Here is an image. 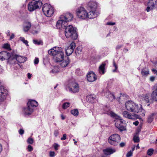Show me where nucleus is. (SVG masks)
<instances>
[{
	"label": "nucleus",
	"mask_w": 157,
	"mask_h": 157,
	"mask_svg": "<svg viewBox=\"0 0 157 157\" xmlns=\"http://www.w3.org/2000/svg\"><path fill=\"white\" fill-rule=\"evenodd\" d=\"M15 36V35L14 33H12L10 37V40H11L12 39H13Z\"/></svg>",
	"instance_id": "obj_53"
},
{
	"label": "nucleus",
	"mask_w": 157,
	"mask_h": 157,
	"mask_svg": "<svg viewBox=\"0 0 157 157\" xmlns=\"http://www.w3.org/2000/svg\"><path fill=\"white\" fill-rule=\"evenodd\" d=\"M25 59V57L13 54V58L12 61H13V63H12L11 64H15L17 61L20 63H24L26 61Z\"/></svg>",
	"instance_id": "obj_12"
},
{
	"label": "nucleus",
	"mask_w": 157,
	"mask_h": 157,
	"mask_svg": "<svg viewBox=\"0 0 157 157\" xmlns=\"http://www.w3.org/2000/svg\"><path fill=\"white\" fill-rule=\"evenodd\" d=\"M20 40L24 43L26 46H28V41L25 40L24 38L22 37H20L19 38Z\"/></svg>",
	"instance_id": "obj_34"
},
{
	"label": "nucleus",
	"mask_w": 157,
	"mask_h": 157,
	"mask_svg": "<svg viewBox=\"0 0 157 157\" xmlns=\"http://www.w3.org/2000/svg\"><path fill=\"white\" fill-rule=\"evenodd\" d=\"M125 105L126 109L128 111L134 113H141L142 116L145 115V111L142 108L141 105H138L132 101H129L125 103Z\"/></svg>",
	"instance_id": "obj_2"
},
{
	"label": "nucleus",
	"mask_w": 157,
	"mask_h": 157,
	"mask_svg": "<svg viewBox=\"0 0 157 157\" xmlns=\"http://www.w3.org/2000/svg\"><path fill=\"white\" fill-rule=\"evenodd\" d=\"M39 62V59L38 58H36L34 60V63L35 64H37Z\"/></svg>",
	"instance_id": "obj_46"
},
{
	"label": "nucleus",
	"mask_w": 157,
	"mask_h": 157,
	"mask_svg": "<svg viewBox=\"0 0 157 157\" xmlns=\"http://www.w3.org/2000/svg\"><path fill=\"white\" fill-rule=\"evenodd\" d=\"M101 51V53L103 56H106L109 53V49L106 47L103 48Z\"/></svg>",
	"instance_id": "obj_28"
},
{
	"label": "nucleus",
	"mask_w": 157,
	"mask_h": 157,
	"mask_svg": "<svg viewBox=\"0 0 157 157\" xmlns=\"http://www.w3.org/2000/svg\"><path fill=\"white\" fill-rule=\"evenodd\" d=\"M82 71L80 70L79 68L77 69L75 71V73L77 75H81L82 74L81 73Z\"/></svg>",
	"instance_id": "obj_41"
},
{
	"label": "nucleus",
	"mask_w": 157,
	"mask_h": 157,
	"mask_svg": "<svg viewBox=\"0 0 157 157\" xmlns=\"http://www.w3.org/2000/svg\"><path fill=\"white\" fill-rule=\"evenodd\" d=\"M100 13L99 12L91 10L90 11L87 13V19L95 18Z\"/></svg>",
	"instance_id": "obj_20"
},
{
	"label": "nucleus",
	"mask_w": 157,
	"mask_h": 157,
	"mask_svg": "<svg viewBox=\"0 0 157 157\" xmlns=\"http://www.w3.org/2000/svg\"><path fill=\"white\" fill-rule=\"evenodd\" d=\"M10 45L7 44H5L3 46V48L6 49H9L10 48Z\"/></svg>",
	"instance_id": "obj_47"
},
{
	"label": "nucleus",
	"mask_w": 157,
	"mask_h": 157,
	"mask_svg": "<svg viewBox=\"0 0 157 157\" xmlns=\"http://www.w3.org/2000/svg\"><path fill=\"white\" fill-rule=\"evenodd\" d=\"M62 48L59 47V65L62 67H67L69 63V58L66 56H65L64 52L61 50Z\"/></svg>",
	"instance_id": "obj_5"
},
{
	"label": "nucleus",
	"mask_w": 157,
	"mask_h": 157,
	"mask_svg": "<svg viewBox=\"0 0 157 157\" xmlns=\"http://www.w3.org/2000/svg\"><path fill=\"white\" fill-rule=\"evenodd\" d=\"M135 146L133 145L132 148V150H131V151H132V152H133V151L135 150Z\"/></svg>",
	"instance_id": "obj_64"
},
{
	"label": "nucleus",
	"mask_w": 157,
	"mask_h": 157,
	"mask_svg": "<svg viewBox=\"0 0 157 157\" xmlns=\"http://www.w3.org/2000/svg\"><path fill=\"white\" fill-rule=\"evenodd\" d=\"M132 151L130 150V151L128 152L126 155V157H130L132 156Z\"/></svg>",
	"instance_id": "obj_44"
},
{
	"label": "nucleus",
	"mask_w": 157,
	"mask_h": 157,
	"mask_svg": "<svg viewBox=\"0 0 157 157\" xmlns=\"http://www.w3.org/2000/svg\"><path fill=\"white\" fill-rule=\"evenodd\" d=\"M34 110L32 108L27 106L26 107L23 109L22 113L25 116L27 117L33 113Z\"/></svg>",
	"instance_id": "obj_18"
},
{
	"label": "nucleus",
	"mask_w": 157,
	"mask_h": 157,
	"mask_svg": "<svg viewBox=\"0 0 157 157\" xmlns=\"http://www.w3.org/2000/svg\"><path fill=\"white\" fill-rule=\"evenodd\" d=\"M86 100L89 102L93 103L96 100V96L94 95H88L86 97Z\"/></svg>",
	"instance_id": "obj_25"
},
{
	"label": "nucleus",
	"mask_w": 157,
	"mask_h": 157,
	"mask_svg": "<svg viewBox=\"0 0 157 157\" xmlns=\"http://www.w3.org/2000/svg\"><path fill=\"white\" fill-rule=\"evenodd\" d=\"M154 113H152L149 115L147 118V122L148 123H151L154 119Z\"/></svg>",
	"instance_id": "obj_30"
},
{
	"label": "nucleus",
	"mask_w": 157,
	"mask_h": 157,
	"mask_svg": "<svg viewBox=\"0 0 157 157\" xmlns=\"http://www.w3.org/2000/svg\"><path fill=\"white\" fill-rule=\"evenodd\" d=\"M58 25H59V20H58L57 21L56 24V27L57 29H58Z\"/></svg>",
	"instance_id": "obj_63"
},
{
	"label": "nucleus",
	"mask_w": 157,
	"mask_h": 157,
	"mask_svg": "<svg viewBox=\"0 0 157 157\" xmlns=\"http://www.w3.org/2000/svg\"><path fill=\"white\" fill-rule=\"evenodd\" d=\"M152 90L153 91L151 94V99L153 101H157V84L153 86Z\"/></svg>",
	"instance_id": "obj_16"
},
{
	"label": "nucleus",
	"mask_w": 157,
	"mask_h": 157,
	"mask_svg": "<svg viewBox=\"0 0 157 157\" xmlns=\"http://www.w3.org/2000/svg\"><path fill=\"white\" fill-rule=\"evenodd\" d=\"M48 53L50 55L53 56V59L56 62L59 61V47H53L48 50Z\"/></svg>",
	"instance_id": "obj_8"
},
{
	"label": "nucleus",
	"mask_w": 157,
	"mask_h": 157,
	"mask_svg": "<svg viewBox=\"0 0 157 157\" xmlns=\"http://www.w3.org/2000/svg\"><path fill=\"white\" fill-rule=\"evenodd\" d=\"M115 24V23L114 22H107V25H113Z\"/></svg>",
	"instance_id": "obj_54"
},
{
	"label": "nucleus",
	"mask_w": 157,
	"mask_h": 157,
	"mask_svg": "<svg viewBox=\"0 0 157 157\" xmlns=\"http://www.w3.org/2000/svg\"><path fill=\"white\" fill-rule=\"evenodd\" d=\"M34 142V140L31 137L28 138L27 140V142L28 143L30 144H33Z\"/></svg>",
	"instance_id": "obj_39"
},
{
	"label": "nucleus",
	"mask_w": 157,
	"mask_h": 157,
	"mask_svg": "<svg viewBox=\"0 0 157 157\" xmlns=\"http://www.w3.org/2000/svg\"><path fill=\"white\" fill-rule=\"evenodd\" d=\"M13 58V54L11 55L10 54L7 52L3 51L0 52V60L3 61L5 59H8V62L11 64L13 63L12 61Z\"/></svg>",
	"instance_id": "obj_9"
},
{
	"label": "nucleus",
	"mask_w": 157,
	"mask_h": 157,
	"mask_svg": "<svg viewBox=\"0 0 157 157\" xmlns=\"http://www.w3.org/2000/svg\"><path fill=\"white\" fill-rule=\"evenodd\" d=\"M121 137L120 136L116 134L111 135L108 139V143L111 145L116 146L120 142Z\"/></svg>",
	"instance_id": "obj_7"
},
{
	"label": "nucleus",
	"mask_w": 157,
	"mask_h": 157,
	"mask_svg": "<svg viewBox=\"0 0 157 157\" xmlns=\"http://www.w3.org/2000/svg\"><path fill=\"white\" fill-rule=\"evenodd\" d=\"M147 5L151 6L152 8H153L155 5H157V0H149L147 3Z\"/></svg>",
	"instance_id": "obj_27"
},
{
	"label": "nucleus",
	"mask_w": 157,
	"mask_h": 157,
	"mask_svg": "<svg viewBox=\"0 0 157 157\" xmlns=\"http://www.w3.org/2000/svg\"><path fill=\"white\" fill-rule=\"evenodd\" d=\"M104 113H106L116 119L115 126L120 131L126 130V122L124 120L122 119L120 116L110 110L105 111Z\"/></svg>",
	"instance_id": "obj_3"
},
{
	"label": "nucleus",
	"mask_w": 157,
	"mask_h": 157,
	"mask_svg": "<svg viewBox=\"0 0 157 157\" xmlns=\"http://www.w3.org/2000/svg\"><path fill=\"white\" fill-rule=\"evenodd\" d=\"M113 67H114L115 69L113 70V72H117L118 69V67L114 61H113Z\"/></svg>",
	"instance_id": "obj_36"
},
{
	"label": "nucleus",
	"mask_w": 157,
	"mask_h": 157,
	"mask_svg": "<svg viewBox=\"0 0 157 157\" xmlns=\"http://www.w3.org/2000/svg\"><path fill=\"white\" fill-rule=\"evenodd\" d=\"M53 147L56 150H57L58 149V145L57 144H55L53 145Z\"/></svg>",
	"instance_id": "obj_50"
},
{
	"label": "nucleus",
	"mask_w": 157,
	"mask_h": 157,
	"mask_svg": "<svg viewBox=\"0 0 157 157\" xmlns=\"http://www.w3.org/2000/svg\"><path fill=\"white\" fill-rule=\"evenodd\" d=\"M27 149L30 152L33 150V148L31 145H28Z\"/></svg>",
	"instance_id": "obj_42"
},
{
	"label": "nucleus",
	"mask_w": 157,
	"mask_h": 157,
	"mask_svg": "<svg viewBox=\"0 0 157 157\" xmlns=\"http://www.w3.org/2000/svg\"><path fill=\"white\" fill-rule=\"evenodd\" d=\"M70 104H71L69 102H65L63 105L62 108L64 109H66L70 107Z\"/></svg>",
	"instance_id": "obj_33"
},
{
	"label": "nucleus",
	"mask_w": 157,
	"mask_h": 157,
	"mask_svg": "<svg viewBox=\"0 0 157 157\" xmlns=\"http://www.w3.org/2000/svg\"><path fill=\"white\" fill-rule=\"evenodd\" d=\"M74 50L67 47L66 50V53L67 56H70L73 52Z\"/></svg>",
	"instance_id": "obj_32"
},
{
	"label": "nucleus",
	"mask_w": 157,
	"mask_h": 157,
	"mask_svg": "<svg viewBox=\"0 0 157 157\" xmlns=\"http://www.w3.org/2000/svg\"><path fill=\"white\" fill-rule=\"evenodd\" d=\"M67 88L73 93L78 92L79 90L78 85L74 82H69L67 85Z\"/></svg>",
	"instance_id": "obj_11"
},
{
	"label": "nucleus",
	"mask_w": 157,
	"mask_h": 157,
	"mask_svg": "<svg viewBox=\"0 0 157 157\" xmlns=\"http://www.w3.org/2000/svg\"><path fill=\"white\" fill-rule=\"evenodd\" d=\"M76 14L79 18L82 19H87V13L83 7L78 8L76 10Z\"/></svg>",
	"instance_id": "obj_10"
},
{
	"label": "nucleus",
	"mask_w": 157,
	"mask_h": 157,
	"mask_svg": "<svg viewBox=\"0 0 157 157\" xmlns=\"http://www.w3.org/2000/svg\"><path fill=\"white\" fill-rule=\"evenodd\" d=\"M152 8H152L151 6H149V5H147V7L146 10L148 12L150 11L151 10Z\"/></svg>",
	"instance_id": "obj_48"
},
{
	"label": "nucleus",
	"mask_w": 157,
	"mask_h": 157,
	"mask_svg": "<svg viewBox=\"0 0 157 157\" xmlns=\"http://www.w3.org/2000/svg\"><path fill=\"white\" fill-rule=\"evenodd\" d=\"M33 42L34 44H37L38 45L43 44V43L41 41H38L36 40H33Z\"/></svg>",
	"instance_id": "obj_38"
},
{
	"label": "nucleus",
	"mask_w": 157,
	"mask_h": 157,
	"mask_svg": "<svg viewBox=\"0 0 157 157\" xmlns=\"http://www.w3.org/2000/svg\"><path fill=\"white\" fill-rule=\"evenodd\" d=\"M108 63V61H105L102 63L99 66L98 71L99 73L101 75H104L106 72V69L105 68V66Z\"/></svg>",
	"instance_id": "obj_19"
},
{
	"label": "nucleus",
	"mask_w": 157,
	"mask_h": 157,
	"mask_svg": "<svg viewBox=\"0 0 157 157\" xmlns=\"http://www.w3.org/2000/svg\"><path fill=\"white\" fill-rule=\"evenodd\" d=\"M120 146L123 147L125 145V143L124 142H121L120 144Z\"/></svg>",
	"instance_id": "obj_57"
},
{
	"label": "nucleus",
	"mask_w": 157,
	"mask_h": 157,
	"mask_svg": "<svg viewBox=\"0 0 157 157\" xmlns=\"http://www.w3.org/2000/svg\"><path fill=\"white\" fill-rule=\"evenodd\" d=\"M102 95L108 98L111 101L115 98L113 94H111L107 88H105L103 90Z\"/></svg>",
	"instance_id": "obj_14"
},
{
	"label": "nucleus",
	"mask_w": 157,
	"mask_h": 157,
	"mask_svg": "<svg viewBox=\"0 0 157 157\" xmlns=\"http://www.w3.org/2000/svg\"><path fill=\"white\" fill-rule=\"evenodd\" d=\"M133 140L135 143L138 142L140 141L139 137L136 136H134L133 138Z\"/></svg>",
	"instance_id": "obj_40"
},
{
	"label": "nucleus",
	"mask_w": 157,
	"mask_h": 157,
	"mask_svg": "<svg viewBox=\"0 0 157 157\" xmlns=\"http://www.w3.org/2000/svg\"><path fill=\"white\" fill-rule=\"evenodd\" d=\"M141 73L142 75L147 76L149 74V71L148 70L142 69Z\"/></svg>",
	"instance_id": "obj_31"
},
{
	"label": "nucleus",
	"mask_w": 157,
	"mask_h": 157,
	"mask_svg": "<svg viewBox=\"0 0 157 157\" xmlns=\"http://www.w3.org/2000/svg\"><path fill=\"white\" fill-rule=\"evenodd\" d=\"M67 135L66 134H64L63 135V137L61 138V140H65L66 139Z\"/></svg>",
	"instance_id": "obj_51"
},
{
	"label": "nucleus",
	"mask_w": 157,
	"mask_h": 157,
	"mask_svg": "<svg viewBox=\"0 0 157 157\" xmlns=\"http://www.w3.org/2000/svg\"><path fill=\"white\" fill-rule=\"evenodd\" d=\"M19 132L20 134L22 135L24 133V131L23 129H20L19 131Z\"/></svg>",
	"instance_id": "obj_49"
},
{
	"label": "nucleus",
	"mask_w": 157,
	"mask_h": 157,
	"mask_svg": "<svg viewBox=\"0 0 157 157\" xmlns=\"http://www.w3.org/2000/svg\"><path fill=\"white\" fill-rule=\"evenodd\" d=\"M152 72L155 74H156L157 73V70L155 69H153L151 70Z\"/></svg>",
	"instance_id": "obj_58"
},
{
	"label": "nucleus",
	"mask_w": 157,
	"mask_h": 157,
	"mask_svg": "<svg viewBox=\"0 0 157 157\" xmlns=\"http://www.w3.org/2000/svg\"><path fill=\"white\" fill-rule=\"evenodd\" d=\"M82 51L81 49L79 48H77L75 50V53H80Z\"/></svg>",
	"instance_id": "obj_45"
},
{
	"label": "nucleus",
	"mask_w": 157,
	"mask_h": 157,
	"mask_svg": "<svg viewBox=\"0 0 157 157\" xmlns=\"http://www.w3.org/2000/svg\"><path fill=\"white\" fill-rule=\"evenodd\" d=\"M6 33L7 36H10V30L7 31Z\"/></svg>",
	"instance_id": "obj_59"
},
{
	"label": "nucleus",
	"mask_w": 157,
	"mask_h": 157,
	"mask_svg": "<svg viewBox=\"0 0 157 157\" xmlns=\"http://www.w3.org/2000/svg\"><path fill=\"white\" fill-rule=\"evenodd\" d=\"M87 80L90 82H93L96 81L97 79V76L95 73L92 71H90L87 73L86 75Z\"/></svg>",
	"instance_id": "obj_15"
},
{
	"label": "nucleus",
	"mask_w": 157,
	"mask_h": 157,
	"mask_svg": "<svg viewBox=\"0 0 157 157\" xmlns=\"http://www.w3.org/2000/svg\"><path fill=\"white\" fill-rule=\"evenodd\" d=\"M122 114L124 117L130 119H135L138 117V115L135 114H132L127 111H124L122 113Z\"/></svg>",
	"instance_id": "obj_17"
},
{
	"label": "nucleus",
	"mask_w": 157,
	"mask_h": 157,
	"mask_svg": "<svg viewBox=\"0 0 157 157\" xmlns=\"http://www.w3.org/2000/svg\"><path fill=\"white\" fill-rule=\"evenodd\" d=\"M149 96V95L148 94L143 95L142 96V99L144 102H145L146 103L150 102Z\"/></svg>",
	"instance_id": "obj_26"
},
{
	"label": "nucleus",
	"mask_w": 157,
	"mask_h": 157,
	"mask_svg": "<svg viewBox=\"0 0 157 157\" xmlns=\"http://www.w3.org/2000/svg\"><path fill=\"white\" fill-rule=\"evenodd\" d=\"M61 118L62 120H64L65 119L66 117V116L64 115L63 114H62L61 115Z\"/></svg>",
	"instance_id": "obj_56"
},
{
	"label": "nucleus",
	"mask_w": 157,
	"mask_h": 157,
	"mask_svg": "<svg viewBox=\"0 0 157 157\" xmlns=\"http://www.w3.org/2000/svg\"><path fill=\"white\" fill-rule=\"evenodd\" d=\"M135 147L136 150L139 149L140 148L139 144H138L136 146H135Z\"/></svg>",
	"instance_id": "obj_62"
},
{
	"label": "nucleus",
	"mask_w": 157,
	"mask_h": 157,
	"mask_svg": "<svg viewBox=\"0 0 157 157\" xmlns=\"http://www.w3.org/2000/svg\"><path fill=\"white\" fill-rule=\"evenodd\" d=\"M75 42H73L70 44V46L68 47L74 50L75 47Z\"/></svg>",
	"instance_id": "obj_35"
},
{
	"label": "nucleus",
	"mask_w": 157,
	"mask_h": 157,
	"mask_svg": "<svg viewBox=\"0 0 157 157\" xmlns=\"http://www.w3.org/2000/svg\"><path fill=\"white\" fill-rule=\"evenodd\" d=\"M88 8L91 10L96 11L98 6L97 3L94 1H91L89 2L88 5Z\"/></svg>",
	"instance_id": "obj_22"
},
{
	"label": "nucleus",
	"mask_w": 157,
	"mask_h": 157,
	"mask_svg": "<svg viewBox=\"0 0 157 157\" xmlns=\"http://www.w3.org/2000/svg\"><path fill=\"white\" fill-rule=\"evenodd\" d=\"M154 151V150L152 148L149 149L147 152V154L151 156L152 155Z\"/></svg>",
	"instance_id": "obj_37"
},
{
	"label": "nucleus",
	"mask_w": 157,
	"mask_h": 157,
	"mask_svg": "<svg viewBox=\"0 0 157 157\" xmlns=\"http://www.w3.org/2000/svg\"><path fill=\"white\" fill-rule=\"evenodd\" d=\"M38 102L36 101L33 100H30L27 103V106L32 108L34 110L35 108L38 106Z\"/></svg>",
	"instance_id": "obj_23"
},
{
	"label": "nucleus",
	"mask_w": 157,
	"mask_h": 157,
	"mask_svg": "<svg viewBox=\"0 0 157 157\" xmlns=\"http://www.w3.org/2000/svg\"><path fill=\"white\" fill-rule=\"evenodd\" d=\"M43 4L41 0H33L29 2L28 5L29 11L32 12L40 8Z\"/></svg>",
	"instance_id": "obj_4"
},
{
	"label": "nucleus",
	"mask_w": 157,
	"mask_h": 157,
	"mask_svg": "<svg viewBox=\"0 0 157 157\" xmlns=\"http://www.w3.org/2000/svg\"><path fill=\"white\" fill-rule=\"evenodd\" d=\"M42 10L44 14L47 17H51L54 14V11L53 7L49 4L46 3L42 7Z\"/></svg>",
	"instance_id": "obj_6"
},
{
	"label": "nucleus",
	"mask_w": 157,
	"mask_h": 157,
	"mask_svg": "<svg viewBox=\"0 0 157 157\" xmlns=\"http://www.w3.org/2000/svg\"><path fill=\"white\" fill-rule=\"evenodd\" d=\"M28 78L29 79L31 78V77L32 76V75L30 74L29 73H28L27 74Z\"/></svg>",
	"instance_id": "obj_61"
},
{
	"label": "nucleus",
	"mask_w": 157,
	"mask_h": 157,
	"mask_svg": "<svg viewBox=\"0 0 157 157\" xmlns=\"http://www.w3.org/2000/svg\"><path fill=\"white\" fill-rule=\"evenodd\" d=\"M73 18L72 14L69 13L61 15L59 17V29H65V34L67 38L71 37L73 40L78 38L77 28L73 25H67V22L71 21Z\"/></svg>",
	"instance_id": "obj_1"
},
{
	"label": "nucleus",
	"mask_w": 157,
	"mask_h": 157,
	"mask_svg": "<svg viewBox=\"0 0 157 157\" xmlns=\"http://www.w3.org/2000/svg\"><path fill=\"white\" fill-rule=\"evenodd\" d=\"M155 77L154 76H151L150 78V80L151 82H153L155 80Z\"/></svg>",
	"instance_id": "obj_55"
},
{
	"label": "nucleus",
	"mask_w": 157,
	"mask_h": 157,
	"mask_svg": "<svg viewBox=\"0 0 157 157\" xmlns=\"http://www.w3.org/2000/svg\"><path fill=\"white\" fill-rule=\"evenodd\" d=\"M116 150L111 148H108L103 150L104 154L107 155H109L113 154L116 152Z\"/></svg>",
	"instance_id": "obj_24"
},
{
	"label": "nucleus",
	"mask_w": 157,
	"mask_h": 157,
	"mask_svg": "<svg viewBox=\"0 0 157 157\" xmlns=\"http://www.w3.org/2000/svg\"><path fill=\"white\" fill-rule=\"evenodd\" d=\"M139 123V122L138 121H136L133 123V124L135 125L136 126H137L138 124Z\"/></svg>",
	"instance_id": "obj_60"
},
{
	"label": "nucleus",
	"mask_w": 157,
	"mask_h": 157,
	"mask_svg": "<svg viewBox=\"0 0 157 157\" xmlns=\"http://www.w3.org/2000/svg\"><path fill=\"white\" fill-rule=\"evenodd\" d=\"M31 26V24L28 21H24L23 25V29L25 32H28L30 29Z\"/></svg>",
	"instance_id": "obj_21"
},
{
	"label": "nucleus",
	"mask_w": 157,
	"mask_h": 157,
	"mask_svg": "<svg viewBox=\"0 0 157 157\" xmlns=\"http://www.w3.org/2000/svg\"><path fill=\"white\" fill-rule=\"evenodd\" d=\"M123 46L122 44H118L116 47V49L118 50L120 49Z\"/></svg>",
	"instance_id": "obj_52"
},
{
	"label": "nucleus",
	"mask_w": 157,
	"mask_h": 157,
	"mask_svg": "<svg viewBox=\"0 0 157 157\" xmlns=\"http://www.w3.org/2000/svg\"><path fill=\"white\" fill-rule=\"evenodd\" d=\"M49 155L51 157H54L56 155L54 151H51L49 153Z\"/></svg>",
	"instance_id": "obj_43"
},
{
	"label": "nucleus",
	"mask_w": 157,
	"mask_h": 157,
	"mask_svg": "<svg viewBox=\"0 0 157 157\" xmlns=\"http://www.w3.org/2000/svg\"><path fill=\"white\" fill-rule=\"evenodd\" d=\"M71 113L74 116L77 117L78 115L79 112L77 109H75L71 110Z\"/></svg>",
	"instance_id": "obj_29"
},
{
	"label": "nucleus",
	"mask_w": 157,
	"mask_h": 157,
	"mask_svg": "<svg viewBox=\"0 0 157 157\" xmlns=\"http://www.w3.org/2000/svg\"><path fill=\"white\" fill-rule=\"evenodd\" d=\"M7 90L3 87H0V102H3L6 99Z\"/></svg>",
	"instance_id": "obj_13"
}]
</instances>
